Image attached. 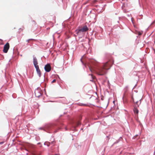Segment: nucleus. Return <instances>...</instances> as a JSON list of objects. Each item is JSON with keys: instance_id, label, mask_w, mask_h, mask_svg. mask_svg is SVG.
Segmentation results:
<instances>
[{"instance_id": "nucleus-23", "label": "nucleus", "mask_w": 155, "mask_h": 155, "mask_svg": "<svg viewBox=\"0 0 155 155\" xmlns=\"http://www.w3.org/2000/svg\"><path fill=\"white\" fill-rule=\"evenodd\" d=\"M154 22H155V21H154Z\"/></svg>"}, {"instance_id": "nucleus-11", "label": "nucleus", "mask_w": 155, "mask_h": 155, "mask_svg": "<svg viewBox=\"0 0 155 155\" xmlns=\"http://www.w3.org/2000/svg\"><path fill=\"white\" fill-rule=\"evenodd\" d=\"M90 76L91 78V79H90V81H93L96 78L95 76L92 74H91Z\"/></svg>"}, {"instance_id": "nucleus-14", "label": "nucleus", "mask_w": 155, "mask_h": 155, "mask_svg": "<svg viewBox=\"0 0 155 155\" xmlns=\"http://www.w3.org/2000/svg\"><path fill=\"white\" fill-rule=\"evenodd\" d=\"M85 58V56H84H84H83L81 58V62H82L83 63V64H84V61H83V60Z\"/></svg>"}, {"instance_id": "nucleus-3", "label": "nucleus", "mask_w": 155, "mask_h": 155, "mask_svg": "<svg viewBox=\"0 0 155 155\" xmlns=\"http://www.w3.org/2000/svg\"><path fill=\"white\" fill-rule=\"evenodd\" d=\"M10 47L9 44L8 43H6L4 46L3 52L5 53H7Z\"/></svg>"}, {"instance_id": "nucleus-17", "label": "nucleus", "mask_w": 155, "mask_h": 155, "mask_svg": "<svg viewBox=\"0 0 155 155\" xmlns=\"http://www.w3.org/2000/svg\"><path fill=\"white\" fill-rule=\"evenodd\" d=\"M55 141H53L51 142H50V144H53L55 143Z\"/></svg>"}, {"instance_id": "nucleus-18", "label": "nucleus", "mask_w": 155, "mask_h": 155, "mask_svg": "<svg viewBox=\"0 0 155 155\" xmlns=\"http://www.w3.org/2000/svg\"><path fill=\"white\" fill-rule=\"evenodd\" d=\"M34 40V39H29L28 40H27V41L28 42H29V41H30V40Z\"/></svg>"}, {"instance_id": "nucleus-5", "label": "nucleus", "mask_w": 155, "mask_h": 155, "mask_svg": "<svg viewBox=\"0 0 155 155\" xmlns=\"http://www.w3.org/2000/svg\"><path fill=\"white\" fill-rule=\"evenodd\" d=\"M45 71L47 72H49L51 70V67L49 64H48L46 65L44 67Z\"/></svg>"}, {"instance_id": "nucleus-13", "label": "nucleus", "mask_w": 155, "mask_h": 155, "mask_svg": "<svg viewBox=\"0 0 155 155\" xmlns=\"http://www.w3.org/2000/svg\"><path fill=\"white\" fill-rule=\"evenodd\" d=\"M45 145H47V146H49L50 145V142H45Z\"/></svg>"}, {"instance_id": "nucleus-15", "label": "nucleus", "mask_w": 155, "mask_h": 155, "mask_svg": "<svg viewBox=\"0 0 155 155\" xmlns=\"http://www.w3.org/2000/svg\"><path fill=\"white\" fill-rule=\"evenodd\" d=\"M81 124V122L80 121H78L77 123L76 126L78 127L79 126V125H80Z\"/></svg>"}, {"instance_id": "nucleus-7", "label": "nucleus", "mask_w": 155, "mask_h": 155, "mask_svg": "<svg viewBox=\"0 0 155 155\" xmlns=\"http://www.w3.org/2000/svg\"><path fill=\"white\" fill-rule=\"evenodd\" d=\"M33 63L35 68H37V67H39V66L38 65L37 60L36 58L35 57L33 58Z\"/></svg>"}, {"instance_id": "nucleus-6", "label": "nucleus", "mask_w": 155, "mask_h": 155, "mask_svg": "<svg viewBox=\"0 0 155 155\" xmlns=\"http://www.w3.org/2000/svg\"><path fill=\"white\" fill-rule=\"evenodd\" d=\"M35 96L37 97H39L41 95V91L39 89H36L35 90Z\"/></svg>"}, {"instance_id": "nucleus-9", "label": "nucleus", "mask_w": 155, "mask_h": 155, "mask_svg": "<svg viewBox=\"0 0 155 155\" xmlns=\"http://www.w3.org/2000/svg\"><path fill=\"white\" fill-rule=\"evenodd\" d=\"M75 32L77 35H80L83 34V33L81 31L79 28L76 30L75 31Z\"/></svg>"}, {"instance_id": "nucleus-16", "label": "nucleus", "mask_w": 155, "mask_h": 155, "mask_svg": "<svg viewBox=\"0 0 155 155\" xmlns=\"http://www.w3.org/2000/svg\"><path fill=\"white\" fill-rule=\"evenodd\" d=\"M136 34H138L139 35H141L142 34V33L140 31H137Z\"/></svg>"}, {"instance_id": "nucleus-21", "label": "nucleus", "mask_w": 155, "mask_h": 155, "mask_svg": "<svg viewBox=\"0 0 155 155\" xmlns=\"http://www.w3.org/2000/svg\"><path fill=\"white\" fill-rule=\"evenodd\" d=\"M3 142H0V144H2L3 143Z\"/></svg>"}, {"instance_id": "nucleus-19", "label": "nucleus", "mask_w": 155, "mask_h": 155, "mask_svg": "<svg viewBox=\"0 0 155 155\" xmlns=\"http://www.w3.org/2000/svg\"><path fill=\"white\" fill-rule=\"evenodd\" d=\"M56 80L55 79H54L51 82V83H54L56 82Z\"/></svg>"}, {"instance_id": "nucleus-1", "label": "nucleus", "mask_w": 155, "mask_h": 155, "mask_svg": "<svg viewBox=\"0 0 155 155\" xmlns=\"http://www.w3.org/2000/svg\"><path fill=\"white\" fill-rule=\"evenodd\" d=\"M89 68L91 71H93L99 75H104L106 74L107 70L110 68V65L107 62L104 64L102 67L96 68L89 67Z\"/></svg>"}, {"instance_id": "nucleus-2", "label": "nucleus", "mask_w": 155, "mask_h": 155, "mask_svg": "<svg viewBox=\"0 0 155 155\" xmlns=\"http://www.w3.org/2000/svg\"><path fill=\"white\" fill-rule=\"evenodd\" d=\"M132 98L133 101L135 104V105H139L138 103H139V101L140 100V98H139L138 96H135L134 97L132 96Z\"/></svg>"}, {"instance_id": "nucleus-22", "label": "nucleus", "mask_w": 155, "mask_h": 155, "mask_svg": "<svg viewBox=\"0 0 155 155\" xmlns=\"http://www.w3.org/2000/svg\"><path fill=\"white\" fill-rule=\"evenodd\" d=\"M140 104V102L139 103V104Z\"/></svg>"}, {"instance_id": "nucleus-12", "label": "nucleus", "mask_w": 155, "mask_h": 155, "mask_svg": "<svg viewBox=\"0 0 155 155\" xmlns=\"http://www.w3.org/2000/svg\"><path fill=\"white\" fill-rule=\"evenodd\" d=\"M25 29V28L24 27L22 26L21 28H20L19 29V33H20V32L22 31Z\"/></svg>"}, {"instance_id": "nucleus-20", "label": "nucleus", "mask_w": 155, "mask_h": 155, "mask_svg": "<svg viewBox=\"0 0 155 155\" xmlns=\"http://www.w3.org/2000/svg\"><path fill=\"white\" fill-rule=\"evenodd\" d=\"M32 22L34 24H36V22L34 21H32Z\"/></svg>"}, {"instance_id": "nucleus-4", "label": "nucleus", "mask_w": 155, "mask_h": 155, "mask_svg": "<svg viewBox=\"0 0 155 155\" xmlns=\"http://www.w3.org/2000/svg\"><path fill=\"white\" fill-rule=\"evenodd\" d=\"M139 107V105H135L134 109V111L135 114V116L137 117H138V114L139 113V110L137 109V107Z\"/></svg>"}, {"instance_id": "nucleus-10", "label": "nucleus", "mask_w": 155, "mask_h": 155, "mask_svg": "<svg viewBox=\"0 0 155 155\" xmlns=\"http://www.w3.org/2000/svg\"><path fill=\"white\" fill-rule=\"evenodd\" d=\"M36 69L37 73L39 77H40L41 76V72L39 69V67H37L35 68Z\"/></svg>"}, {"instance_id": "nucleus-8", "label": "nucleus", "mask_w": 155, "mask_h": 155, "mask_svg": "<svg viewBox=\"0 0 155 155\" xmlns=\"http://www.w3.org/2000/svg\"><path fill=\"white\" fill-rule=\"evenodd\" d=\"M79 29L81 30V31H82L83 33L87 31L88 30V28L86 26H84L83 27Z\"/></svg>"}]
</instances>
